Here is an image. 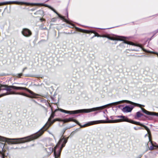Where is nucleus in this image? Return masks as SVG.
<instances>
[{
	"label": "nucleus",
	"instance_id": "nucleus-1",
	"mask_svg": "<svg viewBox=\"0 0 158 158\" xmlns=\"http://www.w3.org/2000/svg\"><path fill=\"white\" fill-rule=\"evenodd\" d=\"M12 89L17 90V89H23L27 90L31 95L35 96H36L37 95L31 90L28 89L26 88L17 87L13 85H0V98L3 96L10 95V94H19L24 95L28 97H31L28 95H27L23 93H15V92L12 91Z\"/></svg>",
	"mask_w": 158,
	"mask_h": 158
},
{
	"label": "nucleus",
	"instance_id": "nucleus-2",
	"mask_svg": "<svg viewBox=\"0 0 158 158\" xmlns=\"http://www.w3.org/2000/svg\"><path fill=\"white\" fill-rule=\"evenodd\" d=\"M118 118H120L121 119H116L115 120H110L105 121L104 120H100L95 121H90L87 123L85 125H91L94 124H97L101 123H114L121 122H127L131 123L141 126L144 127L145 129L147 130L148 133L150 137V131L149 129L146 126L141 123L139 122H136L133 120H129L128 118L124 116L119 115L117 116Z\"/></svg>",
	"mask_w": 158,
	"mask_h": 158
},
{
	"label": "nucleus",
	"instance_id": "nucleus-3",
	"mask_svg": "<svg viewBox=\"0 0 158 158\" xmlns=\"http://www.w3.org/2000/svg\"><path fill=\"white\" fill-rule=\"evenodd\" d=\"M113 105H114V102L109 103V104L104 105L102 106L93 108L89 109H83L74 111H68L61 109H56L54 112L52 113L50 116V118L48 119V121H50L51 119L53 118L54 116L55 113L57 110H59L61 112L70 114H76L80 113H88L93 111H94L97 110H102L107 107L108 106Z\"/></svg>",
	"mask_w": 158,
	"mask_h": 158
},
{
	"label": "nucleus",
	"instance_id": "nucleus-4",
	"mask_svg": "<svg viewBox=\"0 0 158 158\" xmlns=\"http://www.w3.org/2000/svg\"><path fill=\"white\" fill-rule=\"evenodd\" d=\"M51 125V123H50L47 122L36 133L29 136L21 138L22 143L29 142L37 139L41 136L44 132L46 131Z\"/></svg>",
	"mask_w": 158,
	"mask_h": 158
},
{
	"label": "nucleus",
	"instance_id": "nucleus-5",
	"mask_svg": "<svg viewBox=\"0 0 158 158\" xmlns=\"http://www.w3.org/2000/svg\"><path fill=\"white\" fill-rule=\"evenodd\" d=\"M68 137L61 138L56 146L54 147V153L55 158H59L62 148L65 146L67 142Z\"/></svg>",
	"mask_w": 158,
	"mask_h": 158
},
{
	"label": "nucleus",
	"instance_id": "nucleus-6",
	"mask_svg": "<svg viewBox=\"0 0 158 158\" xmlns=\"http://www.w3.org/2000/svg\"><path fill=\"white\" fill-rule=\"evenodd\" d=\"M0 140L3 142H6L8 143H11L12 144H16L21 143L22 141L21 138L16 139H10L7 138L0 136Z\"/></svg>",
	"mask_w": 158,
	"mask_h": 158
},
{
	"label": "nucleus",
	"instance_id": "nucleus-7",
	"mask_svg": "<svg viewBox=\"0 0 158 158\" xmlns=\"http://www.w3.org/2000/svg\"><path fill=\"white\" fill-rule=\"evenodd\" d=\"M55 121L63 122L64 123H67L70 121H73L76 123L77 124L79 125L81 127H87L89 126L85 125L87 124V123L83 125H81V124L78 121H77L76 120L73 119L72 118H69L68 119H61L59 118H56L55 119Z\"/></svg>",
	"mask_w": 158,
	"mask_h": 158
},
{
	"label": "nucleus",
	"instance_id": "nucleus-8",
	"mask_svg": "<svg viewBox=\"0 0 158 158\" xmlns=\"http://www.w3.org/2000/svg\"><path fill=\"white\" fill-rule=\"evenodd\" d=\"M25 4L27 5H29L31 4L29 3L24 2H20L18 1H9L7 2H4L0 3V6L6 5L7 4Z\"/></svg>",
	"mask_w": 158,
	"mask_h": 158
},
{
	"label": "nucleus",
	"instance_id": "nucleus-9",
	"mask_svg": "<svg viewBox=\"0 0 158 158\" xmlns=\"http://www.w3.org/2000/svg\"><path fill=\"white\" fill-rule=\"evenodd\" d=\"M46 7H47L49 8V9L52 10V11H53L55 13H56L57 15H58L59 17L61 19H62L64 22H66L67 23L70 24L69 21H68L67 19H64V17L61 16L60 14H59L51 6L45 5Z\"/></svg>",
	"mask_w": 158,
	"mask_h": 158
},
{
	"label": "nucleus",
	"instance_id": "nucleus-10",
	"mask_svg": "<svg viewBox=\"0 0 158 158\" xmlns=\"http://www.w3.org/2000/svg\"><path fill=\"white\" fill-rule=\"evenodd\" d=\"M23 35L26 37H29L31 35V31L27 28H24L22 31Z\"/></svg>",
	"mask_w": 158,
	"mask_h": 158
},
{
	"label": "nucleus",
	"instance_id": "nucleus-11",
	"mask_svg": "<svg viewBox=\"0 0 158 158\" xmlns=\"http://www.w3.org/2000/svg\"><path fill=\"white\" fill-rule=\"evenodd\" d=\"M142 111L145 114L150 115H154L158 116V113L155 112H150L147 111L144 108H141Z\"/></svg>",
	"mask_w": 158,
	"mask_h": 158
},
{
	"label": "nucleus",
	"instance_id": "nucleus-12",
	"mask_svg": "<svg viewBox=\"0 0 158 158\" xmlns=\"http://www.w3.org/2000/svg\"><path fill=\"white\" fill-rule=\"evenodd\" d=\"M102 37H106L109 40H123L121 38L123 37V36H118L117 37L114 38L105 35H102Z\"/></svg>",
	"mask_w": 158,
	"mask_h": 158
},
{
	"label": "nucleus",
	"instance_id": "nucleus-13",
	"mask_svg": "<svg viewBox=\"0 0 158 158\" xmlns=\"http://www.w3.org/2000/svg\"><path fill=\"white\" fill-rule=\"evenodd\" d=\"M133 109V107H130L128 106H127L123 108V111L124 112H131Z\"/></svg>",
	"mask_w": 158,
	"mask_h": 158
},
{
	"label": "nucleus",
	"instance_id": "nucleus-14",
	"mask_svg": "<svg viewBox=\"0 0 158 158\" xmlns=\"http://www.w3.org/2000/svg\"><path fill=\"white\" fill-rule=\"evenodd\" d=\"M0 141H1V140H0ZM5 145V143H2L0 141V147L2 149V152H1L0 151V153L2 155V158H4V153L5 152V151L4 150V148Z\"/></svg>",
	"mask_w": 158,
	"mask_h": 158
},
{
	"label": "nucleus",
	"instance_id": "nucleus-15",
	"mask_svg": "<svg viewBox=\"0 0 158 158\" xmlns=\"http://www.w3.org/2000/svg\"><path fill=\"white\" fill-rule=\"evenodd\" d=\"M149 135L148 134V137H149V141L150 142L152 146L151 147H150V148L151 150H153L154 149H155L156 148H158V145H155L154 144H153L152 143V142L151 140V134H150V138L149 136Z\"/></svg>",
	"mask_w": 158,
	"mask_h": 158
},
{
	"label": "nucleus",
	"instance_id": "nucleus-16",
	"mask_svg": "<svg viewBox=\"0 0 158 158\" xmlns=\"http://www.w3.org/2000/svg\"><path fill=\"white\" fill-rule=\"evenodd\" d=\"M75 28L78 31L82 32L87 33H89L90 32V31L82 29L77 27H75Z\"/></svg>",
	"mask_w": 158,
	"mask_h": 158
},
{
	"label": "nucleus",
	"instance_id": "nucleus-17",
	"mask_svg": "<svg viewBox=\"0 0 158 158\" xmlns=\"http://www.w3.org/2000/svg\"><path fill=\"white\" fill-rule=\"evenodd\" d=\"M123 37H123L122 38H121V39L123 40L122 41H123V43H125L126 44H129L130 45H134V44L132 43L131 42H129L128 41H127L124 40V39H125V38L124 37Z\"/></svg>",
	"mask_w": 158,
	"mask_h": 158
},
{
	"label": "nucleus",
	"instance_id": "nucleus-18",
	"mask_svg": "<svg viewBox=\"0 0 158 158\" xmlns=\"http://www.w3.org/2000/svg\"><path fill=\"white\" fill-rule=\"evenodd\" d=\"M53 148L52 147H50L46 148V151L49 153H51L53 151Z\"/></svg>",
	"mask_w": 158,
	"mask_h": 158
},
{
	"label": "nucleus",
	"instance_id": "nucleus-19",
	"mask_svg": "<svg viewBox=\"0 0 158 158\" xmlns=\"http://www.w3.org/2000/svg\"><path fill=\"white\" fill-rule=\"evenodd\" d=\"M143 50L145 51V52H146L148 53H153V54H156L157 55L158 57V53L157 52H152V51H146L145 49H143Z\"/></svg>",
	"mask_w": 158,
	"mask_h": 158
},
{
	"label": "nucleus",
	"instance_id": "nucleus-20",
	"mask_svg": "<svg viewBox=\"0 0 158 158\" xmlns=\"http://www.w3.org/2000/svg\"><path fill=\"white\" fill-rule=\"evenodd\" d=\"M143 114L139 112H138L136 113V115L137 117H139L142 116Z\"/></svg>",
	"mask_w": 158,
	"mask_h": 158
},
{
	"label": "nucleus",
	"instance_id": "nucleus-21",
	"mask_svg": "<svg viewBox=\"0 0 158 158\" xmlns=\"http://www.w3.org/2000/svg\"><path fill=\"white\" fill-rule=\"evenodd\" d=\"M94 35L93 37L92 38L96 36H97L98 37H102V36H101L99 35L98 33L95 32L94 33Z\"/></svg>",
	"mask_w": 158,
	"mask_h": 158
},
{
	"label": "nucleus",
	"instance_id": "nucleus-22",
	"mask_svg": "<svg viewBox=\"0 0 158 158\" xmlns=\"http://www.w3.org/2000/svg\"><path fill=\"white\" fill-rule=\"evenodd\" d=\"M57 19L56 18H53L52 19V22H55L56 20Z\"/></svg>",
	"mask_w": 158,
	"mask_h": 158
},
{
	"label": "nucleus",
	"instance_id": "nucleus-23",
	"mask_svg": "<svg viewBox=\"0 0 158 158\" xmlns=\"http://www.w3.org/2000/svg\"><path fill=\"white\" fill-rule=\"evenodd\" d=\"M49 123H51V125L53 123L55 122L56 121H55V119L53 120L52 121H51V120L50 121H48Z\"/></svg>",
	"mask_w": 158,
	"mask_h": 158
},
{
	"label": "nucleus",
	"instance_id": "nucleus-24",
	"mask_svg": "<svg viewBox=\"0 0 158 158\" xmlns=\"http://www.w3.org/2000/svg\"><path fill=\"white\" fill-rule=\"evenodd\" d=\"M22 73H20L18 74L17 77H20L22 76Z\"/></svg>",
	"mask_w": 158,
	"mask_h": 158
},
{
	"label": "nucleus",
	"instance_id": "nucleus-25",
	"mask_svg": "<svg viewBox=\"0 0 158 158\" xmlns=\"http://www.w3.org/2000/svg\"><path fill=\"white\" fill-rule=\"evenodd\" d=\"M134 129L135 130H138V127H134Z\"/></svg>",
	"mask_w": 158,
	"mask_h": 158
},
{
	"label": "nucleus",
	"instance_id": "nucleus-26",
	"mask_svg": "<svg viewBox=\"0 0 158 158\" xmlns=\"http://www.w3.org/2000/svg\"><path fill=\"white\" fill-rule=\"evenodd\" d=\"M90 32L92 33H93L94 34L95 33V32L94 31H90Z\"/></svg>",
	"mask_w": 158,
	"mask_h": 158
},
{
	"label": "nucleus",
	"instance_id": "nucleus-27",
	"mask_svg": "<svg viewBox=\"0 0 158 158\" xmlns=\"http://www.w3.org/2000/svg\"><path fill=\"white\" fill-rule=\"evenodd\" d=\"M138 127V130L139 129H142V128L141 127Z\"/></svg>",
	"mask_w": 158,
	"mask_h": 158
},
{
	"label": "nucleus",
	"instance_id": "nucleus-28",
	"mask_svg": "<svg viewBox=\"0 0 158 158\" xmlns=\"http://www.w3.org/2000/svg\"><path fill=\"white\" fill-rule=\"evenodd\" d=\"M104 117H105V118H106V119H107V120L108 119V118L107 117H106V116L105 115L104 116Z\"/></svg>",
	"mask_w": 158,
	"mask_h": 158
},
{
	"label": "nucleus",
	"instance_id": "nucleus-29",
	"mask_svg": "<svg viewBox=\"0 0 158 158\" xmlns=\"http://www.w3.org/2000/svg\"><path fill=\"white\" fill-rule=\"evenodd\" d=\"M26 68H24L23 69V71L26 69Z\"/></svg>",
	"mask_w": 158,
	"mask_h": 158
},
{
	"label": "nucleus",
	"instance_id": "nucleus-30",
	"mask_svg": "<svg viewBox=\"0 0 158 158\" xmlns=\"http://www.w3.org/2000/svg\"><path fill=\"white\" fill-rule=\"evenodd\" d=\"M40 20H41V21H43V20H44V19H40Z\"/></svg>",
	"mask_w": 158,
	"mask_h": 158
},
{
	"label": "nucleus",
	"instance_id": "nucleus-31",
	"mask_svg": "<svg viewBox=\"0 0 158 158\" xmlns=\"http://www.w3.org/2000/svg\"><path fill=\"white\" fill-rule=\"evenodd\" d=\"M70 33H71V34H72V33H68V34H70Z\"/></svg>",
	"mask_w": 158,
	"mask_h": 158
},
{
	"label": "nucleus",
	"instance_id": "nucleus-32",
	"mask_svg": "<svg viewBox=\"0 0 158 158\" xmlns=\"http://www.w3.org/2000/svg\"><path fill=\"white\" fill-rule=\"evenodd\" d=\"M36 4L38 5V4Z\"/></svg>",
	"mask_w": 158,
	"mask_h": 158
}]
</instances>
